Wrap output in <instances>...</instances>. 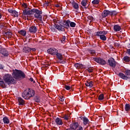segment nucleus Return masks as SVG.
Returning <instances> with one entry per match:
<instances>
[{
  "label": "nucleus",
  "instance_id": "nucleus-43",
  "mask_svg": "<svg viewBox=\"0 0 130 130\" xmlns=\"http://www.w3.org/2000/svg\"><path fill=\"white\" fill-rule=\"evenodd\" d=\"M89 52L90 54H95V50H90Z\"/></svg>",
  "mask_w": 130,
  "mask_h": 130
},
{
  "label": "nucleus",
  "instance_id": "nucleus-57",
  "mask_svg": "<svg viewBox=\"0 0 130 130\" xmlns=\"http://www.w3.org/2000/svg\"><path fill=\"white\" fill-rule=\"evenodd\" d=\"M128 48H130V44H129V45L128 46Z\"/></svg>",
  "mask_w": 130,
  "mask_h": 130
},
{
  "label": "nucleus",
  "instance_id": "nucleus-55",
  "mask_svg": "<svg viewBox=\"0 0 130 130\" xmlns=\"http://www.w3.org/2000/svg\"><path fill=\"white\" fill-rule=\"evenodd\" d=\"M55 7H56V8H58V7H59V5L58 4H56V5H55Z\"/></svg>",
  "mask_w": 130,
  "mask_h": 130
},
{
  "label": "nucleus",
  "instance_id": "nucleus-34",
  "mask_svg": "<svg viewBox=\"0 0 130 130\" xmlns=\"http://www.w3.org/2000/svg\"><path fill=\"white\" fill-rule=\"evenodd\" d=\"M81 5L83 7H86V6L87 5V0H83L81 2Z\"/></svg>",
  "mask_w": 130,
  "mask_h": 130
},
{
  "label": "nucleus",
  "instance_id": "nucleus-9",
  "mask_svg": "<svg viewBox=\"0 0 130 130\" xmlns=\"http://www.w3.org/2000/svg\"><path fill=\"white\" fill-rule=\"evenodd\" d=\"M48 53L52 54V55H55L56 53L58 52V51L55 48H50L47 50Z\"/></svg>",
  "mask_w": 130,
  "mask_h": 130
},
{
  "label": "nucleus",
  "instance_id": "nucleus-39",
  "mask_svg": "<svg viewBox=\"0 0 130 130\" xmlns=\"http://www.w3.org/2000/svg\"><path fill=\"white\" fill-rule=\"evenodd\" d=\"M88 20H90V22H93V21H94L95 19L92 16H88Z\"/></svg>",
  "mask_w": 130,
  "mask_h": 130
},
{
  "label": "nucleus",
  "instance_id": "nucleus-3",
  "mask_svg": "<svg viewBox=\"0 0 130 130\" xmlns=\"http://www.w3.org/2000/svg\"><path fill=\"white\" fill-rule=\"evenodd\" d=\"M4 81L7 85H11V84H16V81L10 74H6L3 78Z\"/></svg>",
  "mask_w": 130,
  "mask_h": 130
},
{
  "label": "nucleus",
  "instance_id": "nucleus-14",
  "mask_svg": "<svg viewBox=\"0 0 130 130\" xmlns=\"http://www.w3.org/2000/svg\"><path fill=\"white\" fill-rule=\"evenodd\" d=\"M63 25H62L64 28H66V29H69L70 28V20H65L63 22Z\"/></svg>",
  "mask_w": 130,
  "mask_h": 130
},
{
  "label": "nucleus",
  "instance_id": "nucleus-42",
  "mask_svg": "<svg viewBox=\"0 0 130 130\" xmlns=\"http://www.w3.org/2000/svg\"><path fill=\"white\" fill-rule=\"evenodd\" d=\"M116 14H117V13L115 11H112V12L111 11L110 15L115 16V15H116Z\"/></svg>",
  "mask_w": 130,
  "mask_h": 130
},
{
  "label": "nucleus",
  "instance_id": "nucleus-37",
  "mask_svg": "<svg viewBox=\"0 0 130 130\" xmlns=\"http://www.w3.org/2000/svg\"><path fill=\"white\" fill-rule=\"evenodd\" d=\"M104 99V95L103 94H101L99 96V100H103Z\"/></svg>",
  "mask_w": 130,
  "mask_h": 130
},
{
  "label": "nucleus",
  "instance_id": "nucleus-58",
  "mask_svg": "<svg viewBox=\"0 0 130 130\" xmlns=\"http://www.w3.org/2000/svg\"><path fill=\"white\" fill-rule=\"evenodd\" d=\"M67 130H71V129H67Z\"/></svg>",
  "mask_w": 130,
  "mask_h": 130
},
{
  "label": "nucleus",
  "instance_id": "nucleus-31",
  "mask_svg": "<svg viewBox=\"0 0 130 130\" xmlns=\"http://www.w3.org/2000/svg\"><path fill=\"white\" fill-rule=\"evenodd\" d=\"M11 16H13V17H18L19 13L16 10H14V11H13V13L11 14Z\"/></svg>",
  "mask_w": 130,
  "mask_h": 130
},
{
  "label": "nucleus",
  "instance_id": "nucleus-28",
  "mask_svg": "<svg viewBox=\"0 0 130 130\" xmlns=\"http://www.w3.org/2000/svg\"><path fill=\"white\" fill-rule=\"evenodd\" d=\"M74 66L76 69H82L83 68V64L78 63H75Z\"/></svg>",
  "mask_w": 130,
  "mask_h": 130
},
{
  "label": "nucleus",
  "instance_id": "nucleus-41",
  "mask_svg": "<svg viewBox=\"0 0 130 130\" xmlns=\"http://www.w3.org/2000/svg\"><path fill=\"white\" fill-rule=\"evenodd\" d=\"M71 88H72V87L71 86L65 85V89H66V90H71Z\"/></svg>",
  "mask_w": 130,
  "mask_h": 130
},
{
  "label": "nucleus",
  "instance_id": "nucleus-60",
  "mask_svg": "<svg viewBox=\"0 0 130 130\" xmlns=\"http://www.w3.org/2000/svg\"><path fill=\"white\" fill-rule=\"evenodd\" d=\"M0 12H1V9H0Z\"/></svg>",
  "mask_w": 130,
  "mask_h": 130
},
{
  "label": "nucleus",
  "instance_id": "nucleus-50",
  "mask_svg": "<svg viewBox=\"0 0 130 130\" xmlns=\"http://www.w3.org/2000/svg\"><path fill=\"white\" fill-rule=\"evenodd\" d=\"M31 50H32V51H36V49L34 48H30Z\"/></svg>",
  "mask_w": 130,
  "mask_h": 130
},
{
  "label": "nucleus",
  "instance_id": "nucleus-10",
  "mask_svg": "<svg viewBox=\"0 0 130 130\" xmlns=\"http://www.w3.org/2000/svg\"><path fill=\"white\" fill-rule=\"evenodd\" d=\"M0 53L3 54L4 56H9V52L7 51L5 48H2V46H0Z\"/></svg>",
  "mask_w": 130,
  "mask_h": 130
},
{
  "label": "nucleus",
  "instance_id": "nucleus-52",
  "mask_svg": "<svg viewBox=\"0 0 130 130\" xmlns=\"http://www.w3.org/2000/svg\"><path fill=\"white\" fill-rule=\"evenodd\" d=\"M4 68L3 67V65L2 64H0V70H3Z\"/></svg>",
  "mask_w": 130,
  "mask_h": 130
},
{
  "label": "nucleus",
  "instance_id": "nucleus-25",
  "mask_svg": "<svg viewBox=\"0 0 130 130\" xmlns=\"http://www.w3.org/2000/svg\"><path fill=\"white\" fill-rule=\"evenodd\" d=\"M18 33L20 35H22V36H26V34H27V32H26V30L22 29L18 31Z\"/></svg>",
  "mask_w": 130,
  "mask_h": 130
},
{
  "label": "nucleus",
  "instance_id": "nucleus-24",
  "mask_svg": "<svg viewBox=\"0 0 130 130\" xmlns=\"http://www.w3.org/2000/svg\"><path fill=\"white\" fill-rule=\"evenodd\" d=\"M3 122L6 124H9V123H10V120L9 118H8V117H4L3 118Z\"/></svg>",
  "mask_w": 130,
  "mask_h": 130
},
{
  "label": "nucleus",
  "instance_id": "nucleus-32",
  "mask_svg": "<svg viewBox=\"0 0 130 130\" xmlns=\"http://www.w3.org/2000/svg\"><path fill=\"white\" fill-rule=\"evenodd\" d=\"M69 25H70L72 28H75V27H76V23L70 21Z\"/></svg>",
  "mask_w": 130,
  "mask_h": 130
},
{
  "label": "nucleus",
  "instance_id": "nucleus-51",
  "mask_svg": "<svg viewBox=\"0 0 130 130\" xmlns=\"http://www.w3.org/2000/svg\"><path fill=\"white\" fill-rule=\"evenodd\" d=\"M127 53H128V54H129V55H130V49H128L127 50Z\"/></svg>",
  "mask_w": 130,
  "mask_h": 130
},
{
  "label": "nucleus",
  "instance_id": "nucleus-5",
  "mask_svg": "<svg viewBox=\"0 0 130 130\" xmlns=\"http://www.w3.org/2000/svg\"><path fill=\"white\" fill-rule=\"evenodd\" d=\"M50 29L52 32H56L57 30L59 31H64V27L61 24H55L50 26Z\"/></svg>",
  "mask_w": 130,
  "mask_h": 130
},
{
  "label": "nucleus",
  "instance_id": "nucleus-40",
  "mask_svg": "<svg viewBox=\"0 0 130 130\" xmlns=\"http://www.w3.org/2000/svg\"><path fill=\"white\" fill-rule=\"evenodd\" d=\"M14 11L15 10H13L12 9H8V12L11 14V15H13Z\"/></svg>",
  "mask_w": 130,
  "mask_h": 130
},
{
  "label": "nucleus",
  "instance_id": "nucleus-35",
  "mask_svg": "<svg viewBox=\"0 0 130 130\" xmlns=\"http://www.w3.org/2000/svg\"><path fill=\"white\" fill-rule=\"evenodd\" d=\"M100 2V0H93L92 2V4L93 5H98V4H99Z\"/></svg>",
  "mask_w": 130,
  "mask_h": 130
},
{
  "label": "nucleus",
  "instance_id": "nucleus-8",
  "mask_svg": "<svg viewBox=\"0 0 130 130\" xmlns=\"http://www.w3.org/2000/svg\"><path fill=\"white\" fill-rule=\"evenodd\" d=\"M108 63L110 67L115 68L116 67V61L113 58H110L108 60Z\"/></svg>",
  "mask_w": 130,
  "mask_h": 130
},
{
  "label": "nucleus",
  "instance_id": "nucleus-18",
  "mask_svg": "<svg viewBox=\"0 0 130 130\" xmlns=\"http://www.w3.org/2000/svg\"><path fill=\"white\" fill-rule=\"evenodd\" d=\"M72 7H73L74 9L75 10H79V4L78 3L73 2L72 3Z\"/></svg>",
  "mask_w": 130,
  "mask_h": 130
},
{
  "label": "nucleus",
  "instance_id": "nucleus-11",
  "mask_svg": "<svg viewBox=\"0 0 130 130\" xmlns=\"http://www.w3.org/2000/svg\"><path fill=\"white\" fill-rule=\"evenodd\" d=\"M23 15H28L29 16H31L33 15V9L29 10H27L25 9L23 11Z\"/></svg>",
  "mask_w": 130,
  "mask_h": 130
},
{
  "label": "nucleus",
  "instance_id": "nucleus-6",
  "mask_svg": "<svg viewBox=\"0 0 130 130\" xmlns=\"http://www.w3.org/2000/svg\"><path fill=\"white\" fill-rule=\"evenodd\" d=\"M106 34H107V31H100L95 32V36H99L101 40L105 41L107 39L106 36H105Z\"/></svg>",
  "mask_w": 130,
  "mask_h": 130
},
{
  "label": "nucleus",
  "instance_id": "nucleus-17",
  "mask_svg": "<svg viewBox=\"0 0 130 130\" xmlns=\"http://www.w3.org/2000/svg\"><path fill=\"white\" fill-rule=\"evenodd\" d=\"M18 101L19 102V105H24L25 104V101L21 97L18 98Z\"/></svg>",
  "mask_w": 130,
  "mask_h": 130
},
{
  "label": "nucleus",
  "instance_id": "nucleus-47",
  "mask_svg": "<svg viewBox=\"0 0 130 130\" xmlns=\"http://www.w3.org/2000/svg\"><path fill=\"white\" fill-rule=\"evenodd\" d=\"M22 7L24 8V9H26L27 8V4H26L25 3H24L22 5Z\"/></svg>",
  "mask_w": 130,
  "mask_h": 130
},
{
  "label": "nucleus",
  "instance_id": "nucleus-59",
  "mask_svg": "<svg viewBox=\"0 0 130 130\" xmlns=\"http://www.w3.org/2000/svg\"><path fill=\"white\" fill-rule=\"evenodd\" d=\"M34 83H35V81H34Z\"/></svg>",
  "mask_w": 130,
  "mask_h": 130
},
{
  "label": "nucleus",
  "instance_id": "nucleus-16",
  "mask_svg": "<svg viewBox=\"0 0 130 130\" xmlns=\"http://www.w3.org/2000/svg\"><path fill=\"white\" fill-rule=\"evenodd\" d=\"M111 11L108 10H104L103 13L102 14V16L103 18H105V17H107L108 15H110Z\"/></svg>",
  "mask_w": 130,
  "mask_h": 130
},
{
  "label": "nucleus",
  "instance_id": "nucleus-30",
  "mask_svg": "<svg viewBox=\"0 0 130 130\" xmlns=\"http://www.w3.org/2000/svg\"><path fill=\"white\" fill-rule=\"evenodd\" d=\"M125 111H129L130 110V105L128 104H126L125 105Z\"/></svg>",
  "mask_w": 130,
  "mask_h": 130
},
{
  "label": "nucleus",
  "instance_id": "nucleus-36",
  "mask_svg": "<svg viewBox=\"0 0 130 130\" xmlns=\"http://www.w3.org/2000/svg\"><path fill=\"white\" fill-rule=\"evenodd\" d=\"M66 39H67V37L66 36H62L61 38V42L64 43L66 42Z\"/></svg>",
  "mask_w": 130,
  "mask_h": 130
},
{
  "label": "nucleus",
  "instance_id": "nucleus-56",
  "mask_svg": "<svg viewBox=\"0 0 130 130\" xmlns=\"http://www.w3.org/2000/svg\"><path fill=\"white\" fill-rule=\"evenodd\" d=\"M0 19H2V14H0Z\"/></svg>",
  "mask_w": 130,
  "mask_h": 130
},
{
  "label": "nucleus",
  "instance_id": "nucleus-2",
  "mask_svg": "<svg viewBox=\"0 0 130 130\" xmlns=\"http://www.w3.org/2000/svg\"><path fill=\"white\" fill-rule=\"evenodd\" d=\"M13 76L14 79L20 80V79H24L25 78V73L22 71L15 70L13 71Z\"/></svg>",
  "mask_w": 130,
  "mask_h": 130
},
{
  "label": "nucleus",
  "instance_id": "nucleus-29",
  "mask_svg": "<svg viewBox=\"0 0 130 130\" xmlns=\"http://www.w3.org/2000/svg\"><path fill=\"white\" fill-rule=\"evenodd\" d=\"M83 123L84 124H88V123L89 122V119L86 117H84L83 118Z\"/></svg>",
  "mask_w": 130,
  "mask_h": 130
},
{
  "label": "nucleus",
  "instance_id": "nucleus-53",
  "mask_svg": "<svg viewBox=\"0 0 130 130\" xmlns=\"http://www.w3.org/2000/svg\"><path fill=\"white\" fill-rule=\"evenodd\" d=\"M29 81H30V82H33V81H34L33 78H30L29 79Z\"/></svg>",
  "mask_w": 130,
  "mask_h": 130
},
{
  "label": "nucleus",
  "instance_id": "nucleus-22",
  "mask_svg": "<svg viewBox=\"0 0 130 130\" xmlns=\"http://www.w3.org/2000/svg\"><path fill=\"white\" fill-rule=\"evenodd\" d=\"M23 50V52H25V53H27V52H30V51H31V48L24 47Z\"/></svg>",
  "mask_w": 130,
  "mask_h": 130
},
{
  "label": "nucleus",
  "instance_id": "nucleus-48",
  "mask_svg": "<svg viewBox=\"0 0 130 130\" xmlns=\"http://www.w3.org/2000/svg\"><path fill=\"white\" fill-rule=\"evenodd\" d=\"M45 6H46L47 7H48L49 6V2H45L44 4Z\"/></svg>",
  "mask_w": 130,
  "mask_h": 130
},
{
  "label": "nucleus",
  "instance_id": "nucleus-4",
  "mask_svg": "<svg viewBox=\"0 0 130 130\" xmlns=\"http://www.w3.org/2000/svg\"><path fill=\"white\" fill-rule=\"evenodd\" d=\"M32 12V15H34L35 18L42 22V11L37 9H33Z\"/></svg>",
  "mask_w": 130,
  "mask_h": 130
},
{
  "label": "nucleus",
  "instance_id": "nucleus-13",
  "mask_svg": "<svg viewBox=\"0 0 130 130\" xmlns=\"http://www.w3.org/2000/svg\"><path fill=\"white\" fill-rule=\"evenodd\" d=\"M55 121L57 125H62V124H63L62 120H61V119L60 118H56L55 120Z\"/></svg>",
  "mask_w": 130,
  "mask_h": 130
},
{
  "label": "nucleus",
  "instance_id": "nucleus-45",
  "mask_svg": "<svg viewBox=\"0 0 130 130\" xmlns=\"http://www.w3.org/2000/svg\"><path fill=\"white\" fill-rule=\"evenodd\" d=\"M59 100H60V101H61L62 102H63V101H64V98L62 96H60L59 98Z\"/></svg>",
  "mask_w": 130,
  "mask_h": 130
},
{
  "label": "nucleus",
  "instance_id": "nucleus-49",
  "mask_svg": "<svg viewBox=\"0 0 130 130\" xmlns=\"http://www.w3.org/2000/svg\"><path fill=\"white\" fill-rule=\"evenodd\" d=\"M77 130H83V127L80 126L79 127L78 129H77Z\"/></svg>",
  "mask_w": 130,
  "mask_h": 130
},
{
  "label": "nucleus",
  "instance_id": "nucleus-7",
  "mask_svg": "<svg viewBox=\"0 0 130 130\" xmlns=\"http://www.w3.org/2000/svg\"><path fill=\"white\" fill-rule=\"evenodd\" d=\"M93 60L96 62H98V63L102 64V66H104L106 64V61H105V60L101 58H94Z\"/></svg>",
  "mask_w": 130,
  "mask_h": 130
},
{
  "label": "nucleus",
  "instance_id": "nucleus-15",
  "mask_svg": "<svg viewBox=\"0 0 130 130\" xmlns=\"http://www.w3.org/2000/svg\"><path fill=\"white\" fill-rule=\"evenodd\" d=\"M29 31L30 33H36L37 32V27L35 26H32L29 27Z\"/></svg>",
  "mask_w": 130,
  "mask_h": 130
},
{
  "label": "nucleus",
  "instance_id": "nucleus-19",
  "mask_svg": "<svg viewBox=\"0 0 130 130\" xmlns=\"http://www.w3.org/2000/svg\"><path fill=\"white\" fill-rule=\"evenodd\" d=\"M114 30L115 32H118V31L121 30V27L118 25H115L114 26Z\"/></svg>",
  "mask_w": 130,
  "mask_h": 130
},
{
  "label": "nucleus",
  "instance_id": "nucleus-33",
  "mask_svg": "<svg viewBox=\"0 0 130 130\" xmlns=\"http://www.w3.org/2000/svg\"><path fill=\"white\" fill-rule=\"evenodd\" d=\"M123 60L125 61V62H129V57L128 56H124L123 57Z\"/></svg>",
  "mask_w": 130,
  "mask_h": 130
},
{
  "label": "nucleus",
  "instance_id": "nucleus-1",
  "mask_svg": "<svg viewBox=\"0 0 130 130\" xmlns=\"http://www.w3.org/2000/svg\"><path fill=\"white\" fill-rule=\"evenodd\" d=\"M35 95V91H34L33 89H28L24 90L22 93V97H23L24 99L28 100V99H30L31 97H34Z\"/></svg>",
  "mask_w": 130,
  "mask_h": 130
},
{
  "label": "nucleus",
  "instance_id": "nucleus-54",
  "mask_svg": "<svg viewBox=\"0 0 130 130\" xmlns=\"http://www.w3.org/2000/svg\"><path fill=\"white\" fill-rule=\"evenodd\" d=\"M64 119H66V120H68L69 119V118H68V117H67V116H64Z\"/></svg>",
  "mask_w": 130,
  "mask_h": 130
},
{
  "label": "nucleus",
  "instance_id": "nucleus-23",
  "mask_svg": "<svg viewBox=\"0 0 130 130\" xmlns=\"http://www.w3.org/2000/svg\"><path fill=\"white\" fill-rule=\"evenodd\" d=\"M118 76L121 78V79H122L123 80H127L126 75L122 73H120L118 74Z\"/></svg>",
  "mask_w": 130,
  "mask_h": 130
},
{
  "label": "nucleus",
  "instance_id": "nucleus-21",
  "mask_svg": "<svg viewBox=\"0 0 130 130\" xmlns=\"http://www.w3.org/2000/svg\"><path fill=\"white\" fill-rule=\"evenodd\" d=\"M7 86V83L4 82L3 80L0 81V87H2V88H6Z\"/></svg>",
  "mask_w": 130,
  "mask_h": 130
},
{
  "label": "nucleus",
  "instance_id": "nucleus-44",
  "mask_svg": "<svg viewBox=\"0 0 130 130\" xmlns=\"http://www.w3.org/2000/svg\"><path fill=\"white\" fill-rule=\"evenodd\" d=\"M6 35H7V36H12V35H13V34H12V32H10V31H8L6 33Z\"/></svg>",
  "mask_w": 130,
  "mask_h": 130
},
{
  "label": "nucleus",
  "instance_id": "nucleus-20",
  "mask_svg": "<svg viewBox=\"0 0 130 130\" xmlns=\"http://www.w3.org/2000/svg\"><path fill=\"white\" fill-rule=\"evenodd\" d=\"M55 55H56L57 58H58V59H59L60 60H62V58H63V57H62V54L58 53V52H57Z\"/></svg>",
  "mask_w": 130,
  "mask_h": 130
},
{
  "label": "nucleus",
  "instance_id": "nucleus-27",
  "mask_svg": "<svg viewBox=\"0 0 130 130\" xmlns=\"http://www.w3.org/2000/svg\"><path fill=\"white\" fill-rule=\"evenodd\" d=\"M85 85L87 87H89V88H92L93 87V82L92 81H87L85 83Z\"/></svg>",
  "mask_w": 130,
  "mask_h": 130
},
{
  "label": "nucleus",
  "instance_id": "nucleus-38",
  "mask_svg": "<svg viewBox=\"0 0 130 130\" xmlns=\"http://www.w3.org/2000/svg\"><path fill=\"white\" fill-rule=\"evenodd\" d=\"M35 100L36 102H37L38 103L40 102V98L39 96H36L35 98Z\"/></svg>",
  "mask_w": 130,
  "mask_h": 130
},
{
  "label": "nucleus",
  "instance_id": "nucleus-26",
  "mask_svg": "<svg viewBox=\"0 0 130 130\" xmlns=\"http://www.w3.org/2000/svg\"><path fill=\"white\" fill-rule=\"evenodd\" d=\"M125 74L126 75V80H128V79H130V70L125 71Z\"/></svg>",
  "mask_w": 130,
  "mask_h": 130
},
{
  "label": "nucleus",
  "instance_id": "nucleus-12",
  "mask_svg": "<svg viewBox=\"0 0 130 130\" xmlns=\"http://www.w3.org/2000/svg\"><path fill=\"white\" fill-rule=\"evenodd\" d=\"M71 129H77V128L79 127V123L75 122L70 124V125Z\"/></svg>",
  "mask_w": 130,
  "mask_h": 130
},
{
  "label": "nucleus",
  "instance_id": "nucleus-46",
  "mask_svg": "<svg viewBox=\"0 0 130 130\" xmlns=\"http://www.w3.org/2000/svg\"><path fill=\"white\" fill-rule=\"evenodd\" d=\"M87 70L90 74H91V73H92V72H93V69H92V68H88Z\"/></svg>",
  "mask_w": 130,
  "mask_h": 130
}]
</instances>
